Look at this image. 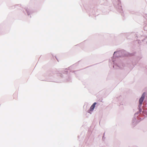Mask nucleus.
Instances as JSON below:
<instances>
[{
	"label": "nucleus",
	"mask_w": 147,
	"mask_h": 147,
	"mask_svg": "<svg viewBox=\"0 0 147 147\" xmlns=\"http://www.w3.org/2000/svg\"><path fill=\"white\" fill-rule=\"evenodd\" d=\"M97 104V103L96 102H94L91 106L89 109L88 110L87 112L90 113L91 114L92 112L94 110V108L95 107V105Z\"/></svg>",
	"instance_id": "1"
},
{
	"label": "nucleus",
	"mask_w": 147,
	"mask_h": 147,
	"mask_svg": "<svg viewBox=\"0 0 147 147\" xmlns=\"http://www.w3.org/2000/svg\"><path fill=\"white\" fill-rule=\"evenodd\" d=\"M145 97L144 93H143L142 94L141 97L139 100V104L141 106L142 104V102L144 100Z\"/></svg>",
	"instance_id": "2"
}]
</instances>
